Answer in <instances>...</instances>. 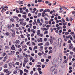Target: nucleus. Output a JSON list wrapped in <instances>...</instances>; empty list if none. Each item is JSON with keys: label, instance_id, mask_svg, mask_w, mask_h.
<instances>
[{"label": "nucleus", "instance_id": "1", "mask_svg": "<svg viewBox=\"0 0 75 75\" xmlns=\"http://www.w3.org/2000/svg\"><path fill=\"white\" fill-rule=\"evenodd\" d=\"M53 68V70L52 72V75H57V69H55V66H52L50 68L51 69H52Z\"/></svg>", "mask_w": 75, "mask_h": 75}, {"label": "nucleus", "instance_id": "2", "mask_svg": "<svg viewBox=\"0 0 75 75\" xmlns=\"http://www.w3.org/2000/svg\"><path fill=\"white\" fill-rule=\"evenodd\" d=\"M57 61L59 64H61V61H62V58H61V57H59L58 58Z\"/></svg>", "mask_w": 75, "mask_h": 75}, {"label": "nucleus", "instance_id": "3", "mask_svg": "<svg viewBox=\"0 0 75 75\" xmlns=\"http://www.w3.org/2000/svg\"><path fill=\"white\" fill-rule=\"evenodd\" d=\"M17 57L18 60H20V59H21V57H22L21 54H19V55H17Z\"/></svg>", "mask_w": 75, "mask_h": 75}, {"label": "nucleus", "instance_id": "4", "mask_svg": "<svg viewBox=\"0 0 75 75\" xmlns=\"http://www.w3.org/2000/svg\"><path fill=\"white\" fill-rule=\"evenodd\" d=\"M11 35L12 37H14L16 36V34L15 33H12L11 32H10Z\"/></svg>", "mask_w": 75, "mask_h": 75}, {"label": "nucleus", "instance_id": "5", "mask_svg": "<svg viewBox=\"0 0 75 75\" xmlns=\"http://www.w3.org/2000/svg\"><path fill=\"white\" fill-rule=\"evenodd\" d=\"M28 58H25L24 59V62H25V63H27L28 62Z\"/></svg>", "mask_w": 75, "mask_h": 75}, {"label": "nucleus", "instance_id": "6", "mask_svg": "<svg viewBox=\"0 0 75 75\" xmlns=\"http://www.w3.org/2000/svg\"><path fill=\"white\" fill-rule=\"evenodd\" d=\"M69 48L70 50H71V49H72V48H73V45H72V44L70 43V44Z\"/></svg>", "mask_w": 75, "mask_h": 75}, {"label": "nucleus", "instance_id": "7", "mask_svg": "<svg viewBox=\"0 0 75 75\" xmlns=\"http://www.w3.org/2000/svg\"><path fill=\"white\" fill-rule=\"evenodd\" d=\"M11 50H13V51H14L15 50H16V48L14 47V45H13L12 47H11Z\"/></svg>", "mask_w": 75, "mask_h": 75}, {"label": "nucleus", "instance_id": "8", "mask_svg": "<svg viewBox=\"0 0 75 75\" xmlns=\"http://www.w3.org/2000/svg\"><path fill=\"white\" fill-rule=\"evenodd\" d=\"M4 71L6 72L7 74H8V73L9 72V71L8 70V69H4Z\"/></svg>", "mask_w": 75, "mask_h": 75}, {"label": "nucleus", "instance_id": "9", "mask_svg": "<svg viewBox=\"0 0 75 75\" xmlns=\"http://www.w3.org/2000/svg\"><path fill=\"white\" fill-rule=\"evenodd\" d=\"M9 48L8 46L7 45L6 46L4 47L5 50H8Z\"/></svg>", "mask_w": 75, "mask_h": 75}, {"label": "nucleus", "instance_id": "10", "mask_svg": "<svg viewBox=\"0 0 75 75\" xmlns=\"http://www.w3.org/2000/svg\"><path fill=\"white\" fill-rule=\"evenodd\" d=\"M49 40L51 44H52V42H53V40H52V39H50Z\"/></svg>", "mask_w": 75, "mask_h": 75}, {"label": "nucleus", "instance_id": "11", "mask_svg": "<svg viewBox=\"0 0 75 75\" xmlns=\"http://www.w3.org/2000/svg\"><path fill=\"white\" fill-rule=\"evenodd\" d=\"M50 45V43L49 42H46L45 43V46H48Z\"/></svg>", "mask_w": 75, "mask_h": 75}, {"label": "nucleus", "instance_id": "12", "mask_svg": "<svg viewBox=\"0 0 75 75\" xmlns=\"http://www.w3.org/2000/svg\"><path fill=\"white\" fill-rule=\"evenodd\" d=\"M38 31L37 35H40V30H38Z\"/></svg>", "mask_w": 75, "mask_h": 75}, {"label": "nucleus", "instance_id": "13", "mask_svg": "<svg viewBox=\"0 0 75 75\" xmlns=\"http://www.w3.org/2000/svg\"><path fill=\"white\" fill-rule=\"evenodd\" d=\"M65 64H61V68H64V67H65Z\"/></svg>", "mask_w": 75, "mask_h": 75}, {"label": "nucleus", "instance_id": "14", "mask_svg": "<svg viewBox=\"0 0 75 75\" xmlns=\"http://www.w3.org/2000/svg\"><path fill=\"white\" fill-rule=\"evenodd\" d=\"M17 70L15 69L14 71V72H13V73L14 74H17Z\"/></svg>", "mask_w": 75, "mask_h": 75}, {"label": "nucleus", "instance_id": "15", "mask_svg": "<svg viewBox=\"0 0 75 75\" xmlns=\"http://www.w3.org/2000/svg\"><path fill=\"white\" fill-rule=\"evenodd\" d=\"M20 42V40H17L15 42V43L16 44H18V43H19Z\"/></svg>", "mask_w": 75, "mask_h": 75}, {"label": "nucleus", "instance_id": "16", "mask_svg": "<svg viewBox=\"0 0 75 75\" xmlns=\"http://www.w3.org/2000/svg\"><path fill=\"white\" fill-rule=\"evenodd\" d=\"M6 35L8 36L10 35V33L9 32H6L5 33Z\"/></svg>", "mask_w": 75, "mask_h": 75}, {"label": "nucleus", "instance_id": "17", "mask_svg": "<svg viewBox=\"0 0 75 75\" xmlns=\"http://www.w3.org/2000/svg\"><path fill=\"white\" fill-rule=\"evenodd\" d=\"M20 75H22L23 73V71L21 70H20Z\"/></svg>", "mask_w": 75, "mask_h": 75}, {"label": "nucleus", "instance_id": "18", "mask_svg": "<svg viewBox=\"0 0 75 75\" xmlns=\"http://www.w3.org/2000/svg\"><path fill=\"white\" fill-rule=\"evenodd\" d=\"M11 31H12V33H15V31L14 30H13L12 29H11Z\"/></svg>", "mask_w": 75, "mask_h": 75}, {"label": "nucleus", "instance_id": "19", "mask_svg": "<svg viewBox=\"0 0 75 75\" xmlns=\"http://www.w3.org/2000/svg\"><path fill=\"white\" fill-rule=\"evenodd\" d=\"M7 64H5L4 66V68H7Z\"/></svg>", "mask_w": 75, "mask_h": 75}, {"label": "nucleus", "instance_id": "20", "mask_svg": "<svg viewBox=\"0 0 75 75\" xmlns=\"http://www.w3.org/2000/svg\"><path fill=\"white\" fill-rule=\"evenodd\" d=\"M62 8H65V9H67V10H68V9H67V8L66 7L64 6H62L61 7V6H60Z\"/></svg>", "mask_w": 75, "mask_h": 75}, {"label": "nucleus", "instance_id": "21", "mask_svg": "<svg viewBox=\"0 0 75 75\" xmlns=\"http://www.w3.org/2000/svg\"><path fill=\"white\" fill-rule=\"evenodd\" d=\"M24 72H26L27 73H28V70H27L26 69H25L24 70Z\"/></svg>", "mask_w": 75, "mask_h": 75}, {"label": "nucleus", "instance_id": "22", "mask_svg": "<svg viewBox=\"0 0 75 75\" xmlns=\"http://www.w3.org/2000/svg\"><path fill=\"white\" fill-rule=\"evenodd\" d=\"M13 18H16L17 20H18V17L16 16H13Z\"/></svg>", "mask_w": 75, "mask_h": 75}, {"label": "nucleus", "instance_id": "23", "mask_svg": "<svg viewBox=\"0 0 75 75\" xmlns=\"http://www.w3.org/2000/svg\"><path fill=\"white\" fill-rule=\"evenodd\" d=\"M23 1H21L19 2V4H23Z\"/></svg>", "mask_w": 75, "mask_h": 75}, {"label": "nucleus", "instance_id": "24", "mask_svg": "<svg viewBox=\"0 0 75 75\" xmlns=\"http://www.w3.org/2000/svg\"><path fill=\"white\" fill-rule=\"evenodd\" d=\"M41 15V13H38V17H40Z\"/></svg>", "mask_w": 75, "mask_h": 75}, {"label": "nucleus", "instance_id": "25", "mask_svg": "<svg viewBox=\"0 0 75 75\" xmlns=\"http://www.w3.org/2000/svg\"><path fill=\"white\" fill-rule=\"evenodd\" d=\"M10 20L11 21H12V22H14L15 20L14 19H13V18L10 19Z\"/></svg>", "mask_w": 75, "mask_h": 75}, {"label": "nucleus", "instance_id": "26", "mask_svg": "<svg viewBox=\"0 0 75 75\" xmlns=\"http://www.w3.org/2000/svg\"><path fill=\"white\" fill-rule=\"evenodd\" d=\"M37 22L38 23H40V19H38L37 20Z\"/></svg>", "mask_w": 75, "mask_h": 75}, {"label": "nucleus", "instance_id": "27", "mask_svg": "<svg viewBox=\"0 0 75 75\" xmlns=\"http://www.w3.org/2000/svg\"><path fill=\"white\" fill-rule=\"evenodd\" d=\"M43 45V43H41L40 44H38V45L39 46H41V45Z\"/></svg>", "mask_w": 75, "mask_h": 75}, {"label": "nucleus", "instance_id": "28", "mask_svg": "<svg viewBox=\"0 0 75 75\" xmlns=\"http://www.w3.org/2000/svg\"><path fill=\"white\" fill-rule=\"evenodd\" d=\"M9 66L10 67V68H11V67H12V64L11 63L9 64Z\"/></svg>", "mask_w": 75, "mask_h": 75}, {"label": "nucleus", "instance_id": "29", "mask_svg": "<svg viewBox=\"0 0 75 75\" xmlns=\"http://www.w3.org/2000/svg\"><path fill=\"white\" fill-rule=\"evenodd\" d=\"M6 55V53L5 52H4L3 53V57H4V56H5V55Z\"/></svg>", "mask_w": 75, "mask_h": 75}, {"label": "nucleus", "instance_id": "30", "mask_svg": "<svg viewBox=\"0 0 75 75\" xmlns=\"http://www.w3.org/2000/svg\"><path fill=\"white\" fill-rule=\"evenodd\" d=\"M45 12H46L45 10H44L42 13V14H45Z\"/></svg>", "mask_w": 75, "mask_h": 75}, {"label": "nucleus", "instance_id": "31", "mask_svg": "<svg viewBox=\"0 0 75 75\" xmlns=\"http://www.w3.org/2000/svg\"><path fill=\"white\" fill-rule=\"evenodd\" d=\"M49 54H51L52 53V50H50L49 52Z\"/></svg>", "mask_w": 75, "mask_h": 75}, {"label": "nucleus", "instance_id": "32", "mask_svg": "<svg viewBox=\"0 0 75 75\" xmlns=\"http://www.w3.org/2000/svg\"><path fill=\"white\" fill-rule=\"evenodd\" d=\"M29 25H30L29 27H30V28H31V27H32V23H29Z\"/></svg>", "mask_w": 75, "mask_h": 75}, {"label": "nucleus", "instance_id": "33", "mask_svg": "<svg viewBox=\"0 0 75 75\" xmlns=\"http://www.w3.org/2000/svg\"><path fill=\"white\" fill-rule=\"evenodd\" d=\"M19 64L20 63H19V62H16L15 64L16 65H19Z\"/></svg>", "mask_w": 75, "mask_h": 75}, {"label": "nucleus", "instance_id": "34", "mask_svg": "<svg viewBox=\"0 0 75 75\" xmlns=\"http://www.w3.org/2000/svg\"><path fill=\"white\" fill-rule=\"evenodd\" d=\"M42 55V54L40 52H39L38 53V55H39V56H41V55Z\"/></svg>", "mask_w": 75, "mask_h": 75}, {"label": "nucleus", "instance_id": "35", "mask_svg": "<svg viewBox=\"0 0 75 75\" xmlns=\"http://www.w3.org/2000/svg\"><path fill=\"white\" fill-rule=\"evenodd\" d=\"M16 55H18V54H20V52H16Z\"/></svg>", "mask_w": 75, "mask_h": 75}, {"label": "nucleus", "instance_id": "36", "mask_svg": "<svg viewBox=\"0 0 75 75\" xmlns=\"http://www.w3.org/2000/svg\"><path fill=\"white\" fill-rule=\"evenodd\" d=\"M69 59H71V58H72V56L71 55H69Z\"/></svg>", "mask_w": 75, "mask_h": 75}, {"label": "nucleus", "instance_id": "37", "mask_svg": "<svg viewBox=\"0 0 75 75\" xmlns=\"http://www.w3.org/2000/svg\"><path fill=\"white\" fill-rule=\"evenodd\" d=\"M44 59H41V62H44Z\"/></svg>", "mask_w": 75, "mask_h": 75}, {"label": "nucleus", "instance_id": "38", "mask_svg": "<svg viewBox=\"0 0 75 75\" xmlns=\"http://www.w3.org/2000/svg\"><path fill=\"white\" fill-rule=\"evenodd\" d=\"M26 64V63L23 62V67H25V64Z\"/></svg>", "mask_w": 75, "mask_h": 75}, {"label": "nucleus", "instance_id": "39", "mask_svg": "<svg viewBox=\"0 0 75 75\" xmlns=\"http://www.w3.org/2000/svg\"><path fill=\"white\" fill-rule=\"evenodd\" d=\"M23 18H27V16L26 15H23Z\"/></svg>", "mask_w": 75, "mask_h": 75}, {"label": "nucleus", "instance_id": "40", "mask_svg": "<svg viewBox=\"0 0 75 75\" xmlns=\"http://www.w3.org/2000/svg\"><path fill=\"white\" fill-rule=\"evenodd\" d=\"M22 66V63H21L20 64L19 66V68H21V66Z\"/></svg>", "mask_w": 75, "mask_h": 75}, {"label": "nucleus", "instance_id": "41", "mask_svg": "<svg viewBox=\"0 0 75 75\" xmlns=\"http://www.w3.org/2000/svg\"><path fill=\"white\" fill-rule=\"evenodd\" d=\"M62 20L63 21V23H65V20H64V19L62 18Z\"/></svg>", "mask_w": 75, "mask_h": 75}, {"label": "nucleus", "instance_id": "42", "mask_svg": "<svg viewBox=\"0 0 75 75\" xmlns=\"http://www.w3.org/2000/svg\"><path fill=\"white\" fill-rule=\"evenodd\" d=\"M11 52L12 53L11 54H14L15 53V51L13 52L12 51H11Z\"/></svg>", "mask_w": 75, "mask_h": 75}, {"label": "nucleus", "instance_id": "43", "mask_svg": "<svg viewBox=\"0 0 75 75\" xmlns=\"http://www.w3.org/2000/svg\"><path fill=\"white\" fill-rule=\"evenodd\" d=\"M43 10H44V9H41L40 10V12H42V11H43Z\"/></svg>", "mask_w": 75, "mask_h": 75}, {"label": "nucleus", "instance_id": "44", "mask_svg": "<svg viewBox=\"0 0 75 75\" xmlns=\"http://www.w3.org/2000/svg\"><path fill=\"white\" fill-rule=\"evenodd\" d=\"M70 55H73V54H74V52H70Z\"/></svg>", "mask_w": 75, "mask_h": 75}, {"label": "nucleus", "instance_id": "45", "mask_svg": "<svg viewBox=\"0 0 75 75\" xmlns=\"http://www.w3.org/2000/svg\"><path fill=\"white\" fill-rule=\"evenodd\" d=\"M37 67H38V68H41V65H37Z\"/></svg>", "mask_w": 75, "mask_h": 75}, {"label": "nucleus", "instance_id": "46", "mask_svg": "<svg viewBox=\"0 0 75 75\" xmlns=\"http://www.w3.org/2000/svg\"><path fill=\"white\" fill-rule=\"evenodd\" d=\"M44 67H45V65L44 64H42V68H44Z\"/></svg>", "mask_w": 75, "mask_h": 75}, {"label": "nucleus", "instance_id": "47", "mask_svg": "<svg viewBox=\"0 0 75 75\" xmlns=\"http://www.w3.org/2000/svg\"><path fill=\"white\" fill-rule=\"evenodd\" d=\"M7 55H6L5 57H4V59H7Z\"/></svg>", "mask_w": 75, "mask_h": 75}, {"label": "nucleus", "instance_id": "48", "mask_svg": "<svg viewBox=\"0 0 75 75\" xmlns=\"http://www.w3.org/2000/svg\"><path fill=\"white\" fill-rule=\"evenodd\" d=\"M44 41H47V38H45L44 39Z\"/></svg>", "mask_w": 75, "mask_h": 75}, {"label": "nucleus", "instance_id": "49", "mask_svg": "<svg viewBox=\"0 0 75 75\" xmlns=\"http://www.w3.org/2000/svg\"><path fill=\"white\" fill-rule=\"evenodd\" d=\"M38 2H39V3H41V2H42V0H38Z\"/></svg>", "mask_w": 75, "mask_h": 75}, {"label": "nucleus", "instance_id": "50", "mask_svg": "<svg viewBox=\"0 0 75 75\" xmlns=\"http://www.w3.org/2000/svg\"><path fill=\"white\" fill-rule=\"evenodd\" d=\"M48 33V31H45L44 32V34H46V33L47 34V33Z\"/></svg>", "mask_w": 75, "mask_h": 75}, {"label": "nucleus", "instance_id": "51", "mask_svg": "<svg viewBox=\"0 0 75 75\" xmlns=\"http://www.w3.org/2000/svg\"><path fill=\"white\" fill-rule=\"evenodd\" d=\"M66 21H69V19L67 17L66 18Z\"/></svg>", "mask_w": 75, "mask_h": 75}, {"label": "nucleus", "instance_id": "52", "mask_svg": "<svg viewBox=\"0 0 75 75\" xmlns=\"http://www.w3.org/2000/svg\"><path fill=\"white\" fill-rule=\"evenodd\" d=\"M16 26L17 27H19V26H18V24L17 23L16 24Z\"/></svg>", "mask_w": 75, "mask_h": 75}, {"label": "nucleus", "instance_id": "53", "mask_svg": "<svg viewBox=\"0 0 75 75\" xmlns=\"http://www.w3.org/2000/svg\"><path fill=\"white\" fill-rule=\"evenodd\" d=\"M48 59H50L51 58V56H49L48 57Z\"/></svg>", "mask_w": 75, "mask_h": 75}, {"label": "nucleus", "instance_id": "54", "mask_svg": "<svg viewBox=\"0 0 75 75\" xmlns=\"http://www.w3.org/2000/svg\"><path fill=\"white\" fill-rule=\"evenodd\" d=\"M29 64L30 65H33V63L31 62H30L29 63Z\"/></svg>", "mask_w": 75, "mask_h": 75}, {"label": "nucleus", "instance_id": "55", "mask_svg": "<svg viewBox=\"0 0 75 75\" xmlns=\"http://www.w3.org/2000/svg\"><path fill=\"white\" fill-rule=\"evenodd\" d=\"M50 30H51V32H52V33H53V29H52V28H51Z\"/></svg>", "mask_w": 75, "mask_h": 75}, {"label": "nucleus", "instance_id": "56", "mask_svg": "<svg viewBox=\"0 0 75 75\" xmlns=\"http://www.w3.org/2000/svg\"><path fill=\"white\" fill-rule=\"evenodd\" d=\"M69 36H66V38L67 39V40H68V39H69Z\"/></svg>", "mask_w": 75, "mask_h": 75}, {"label": "nucleus", "instance_id": "57", "mask_svg": "<svg viewBox=\"0 0 75 75\" xmlns=\"http://www.w3.org/2000/svg\"><path fill=\"white\" fill-rule=\"evenodd\" d=\"M19 52H21L22 51V49H21V48H20V49L19 50Z\"/></svg>", "mask_w": 75, "mask_h": 75}, {"label": "nucleus", "instance_id": "58", "mask_svg": "<svg viewBox=\"0 0 75 75\" xmlns=\"http://www.w3.org/2000/svg\"><path fill=\"white\" fill-rule=\"evenodd\" d=\"M41 68H38V71H41Z\"/></svg>", "mask_w": 75, "mask_h": 75}, {"label": "nucleus", "instance_id": "59", "mask_svg": "<svg viewBox=\"0 0 75 75\" xmlns=\"http://www.w3.org/2000/svg\"><path fill=\"white\" fill-rule=\"evenodd\" d=\"M33 71H32L31 72H30V74L31 75H33Z\"/></svg>", "mask_w": 75, "mask_h": 75}, {"label": "nucleus", "instance_id": "60", "mask_svg": "<svg viewBox=\"0 0 75 75\" xmlns=\"http://www.w3.org/2000/svg\"><path fill=\"white\" fill-rule=\"evenodd\" d=\"M32 45H35V43H34V42H32Z\"/></svg>", "mask_w": 75, "mask_h": 75}, {"label": "nucleus", "instance_id": "61", "mask_svg": "<svg viewBox=\"0 0 75 75\" xmlns=\"http://www.w3.org/2000/svg\"><path fill=\"white\" fill-rule=\"evenodd\" d=\"M71 40H69L68 41V43H71Z\"/></svg>", "mask_w": 75, "mask_h": 75}, {"label": "nucleus", "instance_id": "62", "mask_svg": "<svg viewBox=\"0 0 75 75\" xmlns=\"http://www.w3.org/2000/svg\"><path fill=\"white\" fill-rule=\"evenodd\" d=\"M63 25H67V22L65 23H63Z\"/></svg>", "mask_w": 75, "mask_h": 75}, {"label": "nucleus", "instance_id": "63", "mask_svg": "<svg viewBox=\"0 0 75 75\" xmlns=\"http://www.w3.org/2000/svg\"><path fill=\"white\" fill-rule=\"evenodd\" d=\"M25 11L26 12V13H28V9H26Z\"/></svg>", "mask_w": 75, "mask_h": 75}, {"label": "nucleus", "instance_id": "64", "mask_svg": "<svg viewBox=\"0 0 75 75\" xmlns=\"http://www.w3.org/2000/svg\"><path fill=\"white\" fill-rule=\"evenodd\" d=\"M33 28L34 29H35V28H36V27L35 26H34L33 27Z\"/></svg>", "mask_w": 75, "mask_h": 75}]
</instances>
